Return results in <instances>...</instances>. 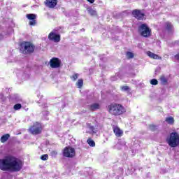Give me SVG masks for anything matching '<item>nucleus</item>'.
Instances as JSON below:
<instances>
[{
  "mask_svg": "<svg viewBox=\"0 0 179 179\" xmlns=\"http://www.w3.org/2000/svg\"><path fill=\"white\" fill-rule=\"evenodd\" d=\"M87 127L89 128V129H90V131H92V132H94L96 134V131H94V127L90 124H87Z\"/></svg>",
  "mask_w": 179,
  "mask_h": 179,
  "instance_id": "c756f323",
  "label": "nucleus"
},
{
  "mask_svg": "<svg viewBox=\"0 0 179 179\" xmlns=\"http://www.w3.org/2000/svg\"><path fill=\"white\" fill-rule=\"evenodd\" d=\"M175 57L176 58V59H178L179 61V53L178 55H176L175 56Z\"/></svg>",
  "mask_w": 179,
  "mask_h": 179,
  "instance_id": "473e14b6",
  "label": "nucleus"
},
{
  "mask_svg": "<svg viewBox=\"0 0 179 179\" xmlns=\"http://www.w3.org/2000/svg\"><path fill=\"white\" fill-rule=\"evenodd\" d=\"M147 55L150 58H152V59H162V57H159V55L149 51L147 52Z\"/></svg>",
  "mask_w": 179,
  "mask_h": 179,
  "instance_id": "4468645a",
  "label": "nucleus"
},
{
  "mask_svg": "<svg viewBox=\"0 0 179 179\" xmlns=\"http://www.w3.org/2000/svg\"><path fill=\"white\" fill-rule=\"evenodd\" d=\"M149 128H150V131H155V129H156V126L151 124V125H150Z\"/></svg>",
  "mask_w": 179,
  "mask_h": 179,
  "instance_id": "7c9ffc66",
  "label": "nucleus"
},
{
  "mask_svg": "<svg viewBox=\"0 0 179 179\" xmlns=\"http://www.w3.org/2000/svg\"><path fill=\"white\" fill-rule=\"evenodd\" d=\"M48 38L50 41H54V43H59L61 41V35L52 31L49 34Z\"/></svg>",
  "mask_w": 179,
  "mask_h": 179,
  "instance_id": "6e6552de",
  "label": "nucleus"
},
{
  "mask_svg": "<svg viewBox=\"0 0 179 179\" xmlns=\"http://www.w3.org/2000/svg\"><path fill=\"white\" fill-rule=\"evenodd\" d=\"M13 108H14V110H15V111H17V110H20V108H22V104L17 103V104L14 105Z\"/></svg>",
  "mask_w": 179,
  "mask_h": 179,
  "instance_id": "4be33fe9",
  "label": "nucleus"
},
{
  "mask_svg": "<svg viewBox=\"0 0 179 179\" xmlns=\"http://www.w3.org/2000/svg\"><path fill=\"white\" fill-rule=\"evenodd\" d=\"M123 145H125V143H123Z\"/></svg>",
  "mask_w": 179,
  "mask_h": 179,
  "instance_id": "f704fd0d",
  "label": "nucleus"
},
{
  "mask_svg": "<svg viewBox=\"0 0 179 179\" xmlns=\"http://www.w3.org/2000/svg\"><path fill=\"white\" fill-rule=\"evenodd\" d=\"M78 78H79V74L75 73V74H73V75L71 77V79H72V80L75 81V80H76V79H78Z\"/></svg>",
  "mask_w": 179,
  "mask_h": 179,
  "instance_id": "393cba45",
  "label": "nucleus"
},
{
  "mask_svg": "<svg viewBox=\"0 0 179 179\" xmlns=\"http://www.w3.org/2000/svg\"><path fill=\"white\" fill-rule=\"evenodd\" d=\"M127 57L129 59L133 58L134 57V53H132L131 52H127Z\"/></svg>",
  "mask_w": 179,
  "mask_h": 179,
  "instance_id": "bb28decb",
  "label": "nucleus"
},
{
  "mask_svg": "<svg viewBox=\"0 0 179 179\" xmlns=\"http://www.w3.org/2000/svg\"><path fill=\"white\" fill-rule=\"evenodd\" d=\"M165 121L167 124H169V125H173V124H174V117L171 116L167 117H166Z\"/></svg>",
  "mask_w": 179,
  "mask_h": 179,
  "instance_id": "f3484780",
  "label": "nucleus"
},
{
  "mask_svg": "<svg viewBox=\"0 0 179 179\" xmlns=\"http://www.w3.org/2000/svg\"><path fill=\"white\" fill-rule=\"evenodd\" d=\"M113 129L115 135L118 138H120V136H122V135H124V131L121 129H120V127L115 126L113 127Z\"/></svg>",
  "mask_w": 179,
  "mask_h": 179,
  "instance_id": "ddd939ff",
  "label": "nucleus"
},
{
  "mask_svg": "<svg viewBox=\"0 0 179 179\" xmlns=\"http://www.w3.org/2000/svg\"><path fill=\"white\" fill-rule=\"evenodd\" d=\"M158 83H159V82L156 79H152L150 80V84L153 85V86H156V85H157Z\"/></svg>",
  "mask_w": 179,
  "mask_h": 179,
  "instance_id": "a878e982",
  "label": "nucleus"
},
{
  "mask_svg": "<svg viewBox=\"0 0 179 179\" xmlns=\"http://www.w3.org/2000/svg\"><path fill=\"white\" fill-rule=\"evenodd\" d=\"M166 142L171 148H177L179 146V134L178 132H172L168 136Z\"/></svg>",
  "mask_w": 179,
  "mask_h": 179,
  "instance_id": "7ed1b4c3",
  "label": "nucleus"
},
{
  "mask_svg": "<svg viewBox=\"0 0 179 179\" xmlns=\"http://www.w3.org/2000/svg\"><path fill=\"white\" fill-rule=\"evenodd\" d=\"M138 32L143 37H150V34H152V30L146 24H141L138 27Z\"/></svg>",
  "mask_w": 179,
  "mask_h": 179,
  "instance_id": "20e7f679",
  "label": "nucleus"
},
{
  "mask_svg": "<svg viewBox=\"0 0 179 179\" xmlns=\"http://www.w3.org/2000/svg\"><path fill=\"white\" fill-rule=\"evenodd\" d=\"M100 108V105L99 103H93L90 106V110L91 111H96V110H99Z\"/></svg>",
  "mask_w": 179,
  "mask_h": 179,
  "instance_id": "2eb2a0df",
  "label": "nucleus"
},
{
  "mask_svg": "<svg viewBox=\"0 0 179 179\" xmlns=\"http://www.w3.org/2000/svg\"><path fill=\"white\" fill-rule=\"evenodd\" d=\"M120 90L122 91V92H128V90H129V87L128 86H122V87H120Z\"/></svg>",
  "mask_w": 179,
  "mask_h": 179,
  "instance_id": "5701e85b",
  "label": "nucleus"
},
{
  "mask_svg": "<svg viewBox=\"0 0 179 179\" xmlns=\"http://www.w3.org/2000/svg\"><path fill=\"white\" fill-rule=\"evenodd\" d=\"M29 131L33 135H38V134H41V124L38 122L34 124V125L30 127Z\"/></svg>",
  "mask_w": 179,
  "mask_h": 179,
  "instance_id": "0eeeda50",
  "label": "nucleus"
},
{
  "mask_svg": "<svg viewBox=\"0 0 179 179\" xmlns=\"http://www.w3.org/2000/svg\"><path fill=\"white\" fill-rule=\"evenodd\" d=\"M50 66L51 68H59L61 66V61L58 58H52L50 61Z\"/></svg>",
  "mask_w": 179,
  "mask_h": 179,
  "instance_id": "9d476101",
  "label": "nucleus"
},
{
  "mask_svg": "<svg viewBox=\"0 0 179 179\" xmlns=\"http://www.w3.org/2000/svg\"><path fill=\"white\" fill-rule=\"evenodd\" d=\"M50 155H51L52 157H55V156H57V155H58V152L55 150H53V151L50 152Z\"/></svg>",
  "mask_w": 179,
  "mask_h": 179,
  "instance_id": "cd10ccee",
  "label": "nucleus"
},
{
  "mask_svg": "<svg viewBox=\"0 0 179 179\" xmlns=\"http://www.w3.org/2000/svg\"><path fill=\"white\" fill-rule=\"evenodd\" d=\"M23 54H31L34 51V45L30 42H24L21 44Z\"/></svg>",
  "mask_w": 179,
  "mask_h": 179,
  "instance_id": "39448f33",
  "label": "nucleus"
},
{
  "mask_svg": "<svg viewBox=\"0 0 179 179\" xmlns=\"http://www.w3.org/2000/svg\"><path fill=\"white\" fill-rule=\"evenodd\" d=\"M45 3L48 8H53L57 6V3H58V0H46Z\"/></svg>",
  "mask_w": 179,
  "mask_h": 179,
  "instance_id": "f8f14e48",
  "label": "nucleus"
},
{
  "mask_svg": "<svg viewBox=\"0 0 179 179\" xmlns=\"http://www.w3.org/2000/svg\"><path fill=\"white\" fill-rule=\"evenodd\" d=\"M132 15L138 20H143V19H145V14H143L140 10H133Z\"/></svg>",
  "mask_w": 179,
  "mask_h": 179,
  "instance_id": "1a4fd4ad",
  "label": "nucleus"
},
{
  "mask_svg": "<svg viewBox=\"0 0 179 179\" xmlns=\"http://www.w3.org/2000/svg\"><path fill=\"white\" fill-rule=\"evenodd\" d=\"M88 13H90V15H91V16H96V15H97L96 10L92 8L88 10Z\"/></svg>",
  "mask_w": 179,
  "mask_h": 179,
  "instance_id": "aec40b11",
  "label": "nucleus"
},
{
  "mask_svg": "<svg viewBox=\"0 0 179 179\" xmlns=\"http://www.w3.org/2000/svg\"><path fill=\"white\" fill-rule=\"evenodd\" d=\"M9 138H10V135H9V134H5L3 136H2L1 137V143H5V142H6V141H8V139H9Z\"/></svg>",
  "mask_w": 179,
  "mask_h": 179,
  "instance_id": "dca6fc26",
  "label": "nucleus"
},
{
  "mask_svg": "<svg viewBox=\"0 0 179 179\" xmlns=\"http://www.w3.org/2000/svg\"><path fill=\"white\" fill-rule=\"evenodd\" d=\"M160 80L162 85H166V83H167V78L164 76H161Z\"/></svg>",
  "mask_w": 179,
  "mask_h": 179,
  "instance_id": "412c9836",
  "label": "nucleus"
},
{
  "mask_svg": "<svg viewBox=\"0 0 179 179\" xmlns=\"http://www.w3.org/2000/svg\"><path fill=\"white\" fill-rule=\"evenodd\" d=\"M78 88L80 89L83 86V80L79 79L76 83Z\"/></svg>",
  "mask_w": 179,
  "mask_h": 179,
  "instance_id": "6ab92c4d",
  "label": "nucleus"
},
{
  "mask_svg": "<svg viewBox=\"0 0 179 179\" xmlns=\"http://www.w3.org/2000/svg\"><path fill=\"white\" fill-rule=\"evenodd\" d=\"M88 145L90 146H91L92 148H94V146H96V143H94V141H93L92 139L91 138H89L87 141Z\"/></svg>",
  "mask_w": 179,
  "mask_h": 179,
  "instance_id": "a211bd4d",
  "label": "nucleus"
},
{
  "mask_svg": "<svg viewBox=\"0 0 179 179\" xmlns=\"http://www.w3.org/2000/svg\"><path fill=\"white\" fill-rule=\"evenodd\" d=\"M3 40V36L2 34H0V41H2Z\"/></svg>",
  "mask_w": 179,
  "mask_h": 179,
  "instance_id": "2f4dec72",
  "label": "nucleus"
},
{
  "mask_svg": "<svg viewBox=\"0 0 179 179\" xmlns=\"http://www.w3.org/2000/svg\"><path fill=\"white\" fill-rule=\"evenodd\" d=\"M22 169H23V162L13 156H6L3 159H0V170L2 171L17 173Z\"/></svg>",
  "mask_w": 179,
  "mask_h": 179,
  "instance_id": "f257e3e1",
  "label": "nucleus"
},
{
  "mask_svg": "<svg viewBox=\"0 0 179 179\" xmlns=\"http://www.w3.org/2000/svg\"><path fill=\"white\" fill-rule=\"evenodd\" d=\"M75 155H76V152L75 151V148L71 147H66L63 150V156L64 157H74Z\"/></svg>",
  "mask_w": 179,
  "mask_h": 179,
  "instance_id": "423d86ee",
  "label": "nucleus"
},
{
  "mask_svg": "<svg viewBox=\"0 0 179 179\" xmlns=\"http://www.w3.org/2000/svg\"><path fill=\"white\" fill-rule=\"evenodd\" d=\"M41 160H48V155H43L41 157Z\"/></svg>",
  "mask_w": 179,
  "mask_h": 179,
  "instance_id": "c85d7f7f",
  "label": "nucleus"
},
{
  "mask_svg": "<svg viewBox=\"0 0 179 179\" xmlns=\"http://www.w3.org/2000/svg\"><path fill=\"white\" fill-rule=\"evenodd\" d=\"M88 2H90V3H94V0H87Z\"/></svg>",
  "mask_w": 179,
  "mask_h": 179,
  "instance_id": "72a5a7b5",
  "label": "nucleus"
},
{
  "mask_svg": "<svg viewBox=\"0 0 179 179\" xmlns=\"http://www.w3.org/2000/svg\"><path fill=\"white\" fill-rule=\"evenodd\" d=\"M26 17H27V19H29V20H30V26L36 25V18L37 17V15H36L35 14H27Z\"/></svg>",
  "mask_w": 179,
  "mask_h": 179,
  "instance_id": "9b49d317",
  "label": "nucleus"
},
{
  "mask_svg": "<svg viewBox=\"0 0 179 179\" xmlns=\"http://www.w3.org/2000/svg\"><path fill=\"white\" fill-rule=\"evenodd\" d=\"M171 29H173V25H171V23L167 22L166 23V30L170 31V30H171Z\"/></svg>",
  "mask_w": 179,
  "mask_h": 179,
  "instance_id": "b1692460",
  "label": "nucleus"
},
{
  "mask_svg": "<svg viewBox=\"0 0 179 179\" xmlns=\"http://www.w3.org/2000/svg\"><path fill=\"white\" fill-rule=\"evenodd\" d=\"M108 111L112 115H122L126 110L122 105L119 103H112L108 106Z\"/></svg>",
  "mask_w": 179,
  "mask_h": 179,
  "instance_id": "f03ea898",
  "label": "nucleus"
}]
</instances>
